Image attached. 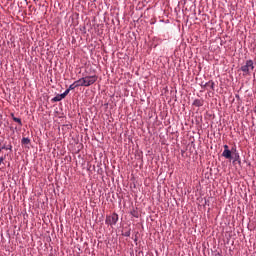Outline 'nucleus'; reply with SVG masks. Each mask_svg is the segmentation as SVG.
<instances>
[{"mask_svg":"<svg viewBox=\"0 0 256 256\" xmlns=\"http://www.w3.org/2000/svg\"><path fill=\"white\" fill-rule=\"evenodd\" d=\"M76 87H81L80 82L77 83V81H75L73 84H71V85L69 86L68 89H69L70 91H73V89H76Z\"/></svg>","mask_w":256,"mask_h":256,"instance_id":"nucleus-9","label":"nucleus"},{"mask_svg":"<svg viewBox=\"0 0 256 256\" xmlns=\"http://www.w3.org/2000/svg\"><path fill=\"white\" fill-rule=\"evenodd\" d=\"M205 87L208 91H215V82L211 80L205 84Z\"/></svg>","mask_w":256,"mask_h":256,"instance_id":"nucleus-5","label":"nucleus"},{"mask_svg":"<svg viewBox=\"0 0 256 256\" xmlns=\"http://www.w3.org/2000/svg\"><path fill=\"white\" fill-rule=\"evenodd\" d=\"M29 143H31L29 138H22V145H29Z\"/></svg>","mask_w":256,"mask_h":256,"instance_id":"nucleus-11","label":"nucleus"},{"mask_svg":"<svg viewBox=\"0 0 256 256\" xmlns=\"http://www.w3.org/2000/svg\"><path fill=\"white\" fill-rule=\"evenodd\" d=\"M204 103L203 99H196L194 100L193 105L194 107H203Z\"/></svg>","mask_w":256,"mask_h":256,"instance_id":"nucleus-6","label":"nucleus"},{"mask_svg":"<svg viewBox=\"0 0 256 256\" xmlns=\"http://www.w3.org/2000/svg\"><path fill=\"white\" fill-rule=\"evenodd\" d=\"M233 151L234 153H236L237 148L233 147L231 150H224L222 153V157H225V159H231L233 155Z\"/></svg>","mask_w":256,"mask_h":256,"instance_id":"nucleus-4","label":"nucleus"},{"mask_svg":"<svg viewBox=\"0 0 256 256\" xmlns=\"http://www.w3.org/2000/svg\"><path fill=\"white\" fill-rule=\"evenodd\" d=\"M3 161H5V158L0 157V165H1V163H3Z\"/></svg>","mask_w":256,"mask_h":256,"instance_id":"nucleus-14","label":"nucleus"},{"mask_svg":"<svg viewBox=\"0 0 256 256\" xmlns=\"http://www.w3.org/2000/svg\"><path fill=\"white\" fill-rule=\"evenodd\" d=\"M232 159H234V161H240L241 156H239L238 152L233 151L232 153Z\"/></svg>","mask_w":256,"mask_h":256,"instance_id":"nucleus-10","label":"nucleus"},{"mask_svg":"<svg viewBox=\"0 0 256 256\" xmlns=\"http://www.w3.org/2000/svg\"><path fill=\"white\" fill-rule=\"evenodd\" d=\"M224 151H229V146L228 145H224Z\"/></svg>","mask_w":256,"mask_h":256,"instance_id":"nucleus-13","label":"nucleus"},{"mask_svg":"<svg viewBox=\"0 0 256 256\" xmlns=\"http://www.w3.org/2000/svg\"><path fill=\"white\" fill-rule=\"evenodd\" d=\"M118 221H119V215L115 213L106 218L107 225H116Z\"/></svg>","mask_w":256,"mask_h":256,"instance_id":"nucleus-3","label":"nucleus"},{"mask_svg":"<svg viewBox=\"0 0 256 256\" xmlns=\"http://www.w3.org/2000/svg\"><path fill=\"white\" fill-rule=\"evenodd\" d=\"M71 92V90L70 89H66L65 90V92L64 93H62V97H64V99H65V97H67L68 95H69V93Z\"/></svg>","mask_w":256,"mask_h":256,"instance_id":"nucleus-12","label":"nucleus"},{"mask_svg":"<svg viewBox=\"0 0 256 256\" xmlns=\"http://www.w3.org/2000/svg\"><path fill=\"white\" fill-rule=\"evenodd\" d=\"M63 99H65V97H64L62 94H58V95H56V96L52 99V101H53L54 103H57V102H59V101H63Z\"/></svg>","mask_w":256,"mask_h":256,"instance_id":"nucleus-8","label":"nucleus"},{"mask_svg":"<svg viewBox=\"0 0 256 256\" xmlns=\"http://www.w3.org/2000/svg\"><path fill=\"white\" fill-rule=\"evenodd\" d=\"M240 69L244 73V75H250L251 72L255 69V64L253 63V60H247Z\"/></svg>","mask_w":256,"mask_h":256,"instance_id":"nucleus-2","label":"nucleus"},{"mask_svg":"<svg viewBox=\"0 0 256 256\" xmlns=\"http://www.w3.org/2000/svg\"><path fill=\"white\" fill-rule=\"evenodd\" d=\"M11 117L15 123H18V125H20V127H23V122L21 121V118L15 117V114H13V113L11 114Z\"/></svg>","mask_w":256,"mask_h":256,"instance_id":"nucleus-7","label":"nucleus"},{"mask_svg":"<svg viewBox=\"0 0 256 256\" xmlns=\"http://www.w3.org/2000/svg\"><path fill=\"white\" fill-rule=\"evenodd\" d=\"M2 149H5V146H2V147H1V151H2Z\"/></svg>","mask_w":256,"mask_h":256,"instance_id":"nucleus-15","label":"nucleus"},{"mask_svg":"<svg viewBox=\"0 0 256 256\" xmlns=\"http://www.w3.org/2000/svg\"><path fill=\"white\" fill-rule=\"evenodd\" d=\"M97 75L82 77L76 81L80 83V87H91L94 83H97Z\"/></svg>","mask_w":256,"mask_h":256,"instance_id":"nucleus-1","label":"nucleus"}]
</instances>
